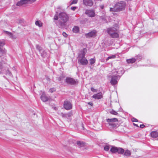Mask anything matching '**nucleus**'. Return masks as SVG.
<instances>
[{
  "mask_svg": "<svg viewBox=\"0 0 158 158\" xmlns=\"http://www.w3.org/2000/svg\"><path fill=\"white\" fill-rule=\"evenodd\" d=\"M136 61V59L135 58H132L130 59H127L126 61L128 64H132L135 63Z\"/></svg>",
  "mask_w": 158,
  "mask_h": 158,
  "instance_id": "f3484780",
  "label": "nucleus"
},
{
  "mask_svg": "<svg viewBox=\"0 0 158 158\" xmlns=\"http://www.w3.org/2000/svg\"><path fill=\"white\" fill-rule=\"evenodd\" d=\"M64 106L65 109L69 110L72 108V105L70 102L66 101L64 102Z\"/></svg>",
  "mask_w": 158,
  "mask_h": 158,
  "instance_id": "0eeeda50",
  "label": "nucleus"
},
{
  "mask_svg": "<svg viewBox=\"0 0 158 158\" xmlns=\"http://www.w3.org/2000/svg\"><path fill=\"white\" fill-rule=\"evenodd\" d=\"M110 113L111 114H112L114 115H116L118 114V113L117 111H115V110H110Z\"/></svg>",
  "mask_w": 158,
  "mask_h": 158,
  "instance_id": "bb28decb",
  "label": "nucleus"
},
{
  "mask_svg": "<svg viewBox=\"0 0 158 158\" xmlns=\"http://www.w3.org/2000/svg\"><path fill=\"white\" fill-rule=\"evenodd\" d=\"M139 127L141 128H143L145 127V126L144 124H140L139 125Z\"/></svg>",
  "mask_w": 158,
  "mask_h": 158,
  "instance_id": "ea45409f",
  "label": "nucleus"
},
{
  "mask_svg": "<svg viewBox=\"0 0 158 158\" xmlns=\"http://www.w3.org/2000/svg\"><path fill=\"white\" fill-rule=\"evenodd\" d=\"M5 49L4 48H0V56L1 57L3 54H5Z\"/></svg>",
  "mask_w": 158,
  "mask_h": 158,
  "instance_id": "4be33fe9",
  "label": "nucleus"
},
{
  "mask_svg": "<svg viewBox=\"0 0 158 158\" xmlns=\"http://www.w3.org/2000/svg\"><path fill=\"white\" fill-rule=\"evenodd\" d=\"M88 104L89 105H90L91 106H92L93 105V104L92 102H88Z\"/></svg>",
  "mask_w": 158,
  "mask_h": 158,
  "instance_id": "37998d69",
  "label": "nucleus"
},
{
  "mask_svg": "<svg viewBox=\"0 0 158 158\" xmlns=\"http://www.w3.org/2000/svg\"><path fill=\"white\" fill-rule=\"evenodd\" d=\"M126 6L125 2L121 1L117 3L113 8H111L110 10L111 11H119L125 9Z\"/></svg>",
  "mask_w": 158,
  "mask_h": 158,
  "instance_id": "f257e3e1",
  "label": "nucleus"
},
{
  "mask_svg": "<svg viewBox=\"0 0 158 158\" xmlns=\"http://www.w3.org/2000/svg\"><path fill=\"white\" fill-rule=\"evenodd\" d=\"M39 47V46H38V45H37V47H36L37 48H38V47Z\"/></svg>",
  "mask_w": 158,
  "mask_h": 158,
  "instance_id": "a18cd8bd",
  "label": "nucleus"
},
{
  "mask_svg": "<svg viewBox=\"0 0 158 158\" xmlns=\"http://www.w3.org/2000/svg\"><path fill=\"white\" fill-rule=\"evenodd\" d=\"M131 153L130 151L128 150H126L124 152V155L126 156H130L131 155Z\"/></svg>",
  "mask_w": 158,
  "mask_h": 158,
  "instance_id": "b1692460",
  "label": "nucleus"
},
{
  "mask_svg": "<svg viewBox=\"0 0 158 158\" xmlns=\"http://www.w3.org/2000/svg\"><path fill=\"white\" fill-rule=\"evenodd\" d=\"M96 31H94L85 34V35L87 38H90L93 36H96Z\"/></svg>",
  "mask_w": 158,
  "mask_h": 158,
  "instance_id": "1a4fd4ad",
  "label": "nucleus"
},
{
  "mask_svg": "<svg viewBox=\"0 0 158 158\" xmlns=\"http://www.w3.org/2000/svg\"><path fill=\"white\" fill-rule=\"evenodd\" d=\"M34 1H20L16 4L17 6H27L33 2Z\"/></svg>",
  "mask_w": 158,
  "mask_h": 158,
  "instance_id": "7ed1b4c3",
  "label": "nucleus"
},
{
  "mask_svg": "<svg viewBox=\"0 0 158 158\" xmlns=\"http://www.w3.org/2000/svg\"><path fill=\"white\" fill-rule=\"evenodd\" d=\"M90 64L91 65L94 64L96 61V60L95 58H91L89 60Z\"/></svg>",
  "mask_w": 158,
  "mask_h": 158,
  "instance_id": "a878e982",
  "label": "nucleus"
},
{
  "mask_svg": "<svg viewBox=\"0 0 158 158\" xmlns=\"http://www.w3.org/2000/svg\"><path fill=\"white\" fill-rule=\"evenodd\" d=\"M56 90V89L54 88H52L50 89L49 91L51 93H52L54 91H55Z\"/></svg>",
  "mask_w": 158,
  "mask_h": 158,
  "instance_id": "c9c22d12",
  "label": "nucleus"
},
{
  "mask_svg": "<svg viewBox=\"0 0 158 158\" xmlns=\"http://www.w3.org/2000/svg\"><path fill=\"white\" fill-rule=\"evenodd\" d=\"M77 8V7H71V9L73 10H75Z\"/></svg>",
  "mask_w": 158,
  "mask_h": 158,
  "instance_id": "a19ab883",
  "label": "nucleus"
},
{
  "mask_svg": "<svg viewBox=\"0 0 158 158\" xmlns=\"http://www.w3.org/2000/svg\"><path fill=\"white\" fill-rule=\"evenodd\" d=\"M59 18L60 19V22L59 24L61 26L65 25L68 20L69 17L68 15L65 13H61L59 14Z\"/></svg>",
  "mask_w": 158,
  "mask_h": 158,
  "instance_id": "f03ea898",
  "label": "nucleus"
},
{
  "mask_svg": "<svg viewBox=\"0 0 158 158\" xmlns=\"http://www.w3.org/2000/svg\"><path fill=\"white\" fill-rule=\"evenodd\" d=\"M6 34H7V35H8L9 36H10V37H11V38H14L12 34L11 33L9 32H8L7 31H6Z\"/></svg>",
  "mask_w": 158,
  "mask_h": 158,
  "instance_id": "c85d7f7f",
  "label": "nucleus"
},
{
  "mask_svg": "<svg viewBox=\"0 0 158 158\" xmlns=\"http://www.w3.org/2000/svg\"><path fill=\"white\" fill-rule=\"evenodd\" d=\"M35 24L36 26H38L39 27H41L42 26L43 23L40 21H37L35 22Z\"/></svg>",
  "mask_w": 158,
  "mask_h": 158,
  "instance_id": "5701e85b",
  "label": "nucleus"
},
{
  "mask_svg": "<svg viewBox=\"0 0 158 158\" xmlns=\"http://www.w3.org/2000/svg\"><path fill=\"white\" fill-rule=\"evenodd\" d=\"M115 57H116V56L114 55H113L111 56H110L108 57L106 59V60L107 61L109 59H114Z\"/></svg>",
  "mask_w": 158,
  "mask_h": 158,
  "instance_id": "cd10ccee",
  "label": "nucleus"
},
{
  "mask_svg": "<svg viewBox=\"0 0 158 158\" xmlns=\"http://www.w3.org/2000/svg\"><path fill=\"white\" fill-rule=\"evenodd\" d=\"M106 121L109 123L110 125L111 126L113 127H116V125L115 124L112 123L117 122L118 121V120L117 118H114L110 119H106Z\"/></svg>",
  "mask_w": 158,
  "mask_h": 158,
  "instance_id": "39448f33",
  "label": "nucleus"
},
{
  "mask_svg": "<svg viewBox=\"0 0 158 158\" xmlns=\"http://www.w3.org/2000/svg\"><path fill=\"white\" fill-rule=\"evenodd\" d=\"M117 152L119 154H123L124 152V150L121 148H117Z\"/></svg>",
  "mask_w": 158,
  "mask_h": 158,
  "instance_id": "6ab92c4d",
  "label": "nucleus"
},
{
  "mask_svg": "<svg viewBox=\"0 0 158 158\" xmlns=\"http://www.w3.org/2000/svg\"><path fill=\"white\" fill-rule=\"evenodd\" d=\"M133 125H134V126H136V127H139L138 124H136V123H133Z\"/></svg>",
  "mask_w": 158,
  "mask_h": 158,
  "instance_id": "79ce46f5",
  "label": "nucleus"
},
{
  "mask_svg": "<svg viewBox=\"0 0 158 158\" xmlns=\"http://www.w3.org/2000/svg\"><path fill=\"white\" fill-rule=\"evenodd\" d=\"M77 144L80 147H83L85 146V143L82 142L78 141L77 142Z\"/></svg>",
  "mask_w": 158,
  "mask_h": 158,
  "instance_id": "aec40b11",
  "label": "nucleus"
},
{
  "mask_svg": "<svg viewBox=\"0 0 158 158\" xmlns=\"http://www.w3.org/2000/svg\"><path fill=\"white\" fill-rule=\"evenodd\" d=\"M110 148L108 146L106 145L104 147V150L105 151H108Z\"/></svg>",
  "mask_w": 158,
  "mask_h": 158,
  "instance_id": "c756f323",
  "label": "nucleus"
},
{
  "mask_svg": "<svg viewBox=\"0 0 158 158\" xmlns=\"http://www.w3.org/2000/svg\"><path fill=\"white\" fill-rule=\"evenodd\" d=\"M87 52V49L85 48H84L83 49V50L81 51V55H82V57H84L85 56V53Z\"/></svg>",
  "mask_w": 158,
  "mask_h": 158,
  "instance_id": "393cba45",
  "label": "nucleus"
},
{
  "mask_svg": "<svg viewBox=\"0 0 158 158\" xmlns=\"http://www.w3.org/2000/svg\"><path fill=\"white\" fill-rule=\"evenodd\" d=\"M5 44L4 42H0V47H3Z\"/></svg>",
  "mask_w": 158,
  "mask_h": 158,
  "instance_id": "f704fd0d",
  "label": "nucleus"
},
{
  "mask_svg": "<svg viewBox=\"0 0 158 158\" xmlns=\"http://www.w3.org/2000/svg\"><path fill=\"white\" fill-rule=\"evenodd\" d=\"M92 97L95 99H99L102 98L103 96L102 93L99 92L94 94Z\"/></svg>",
  "mask_w": 158,
  "mask_h": 158,
  "instance_id": "f8f14e48",
  "label": "nucleus"
},
{
  "mask_svg": "<svg viewBox=\"0 0 158 158\" xmlns=\"http://www.w3.org/2000/svg\"><path fill=\"white\" fill-rule=\"evenodd\" d=\"M84 3L86 6H91L93 4L92 1H84Z\"/></svg>",
  "mask_w": 158,
  "mask_h": 158,
  "instance_id": "4468645a",
  "label": "nucleus"
},
{
  "mask_svg": "<svg viewBox=\"0 0 158 158\" xmlns=\"http://www.w3.org/2000/svg\"><path fill=\"white\" fill-rule=\"evenodd\" d=\"M120 77L118 75H112L111 77V80L110 81V84L112 85H115L118 83V80Z\"/></svg>",
  "mask_w": 158,
  "mask_h": 158,
  "instance_id": "20e7f679",
  "label": "nucleus"
},
{
  "mask_svg": "<svg viewBox=\"0 0 158 158\" xmlns=\"http://www.w3.org/2000/svg\"><path fill=\"white\" fill-rule=\"evenodd\" d=\"M54 19L55 20H57L58 19V17L57 15H55L54 17Z\"/></svg>",
  "mask_w": 158,
  "mask_h": 158,
  "instance_id": "4c0bfd02",
  "label": "nucleus"
},
{
  "mask_svg": "<svg viewBox=\"0 0 158 158\" xmlns=\"http://www.w3.org/2000/svg\"><path fill=\"white\" fill-rule=\"evenodd\" d=\"M62 35L65 37H67L68 36V35L66 33V32H63Z\"/></svg>",
  "mask_w": 158,
  "mask_h": 158,
  "instance_id": "e433bc0d",
  "label": "nucleus"
},
{
  "mask_svg": "<svg viewBox=\"0 0 158 158\" xmlns=\"http://www.w3.org/2000/svg\"><path fill=\"white\" fill-rule=\"evenodd\" d=\"M109 32H110V35L111 37L115 38L119 37V34L117 32H115L113 33H111L110 31Z\"/></svg>",
  "mask_w": 158,
  "mask_h": 158,
  "instance_id": "ddd939ff",
  "label": "nucleus"
},
{
  "mask_svg": "<svg viewBox=\"0 0 158 158\" xmlns=\"http://www.w3.org/2000/svg\"><path fill=\"white\" fill-rule=\"evenodd\" d=\"M68 117H70L73 115L72 113L71 112H69L66 114Z\"/></svg>",
  "mask_w": 158,
  "mask_h": 158,
  "instance_id": "473e14b6",
  "label": "nucleus"
},
{
  "mask_svg": "<svg viewBox=\"0 0 158 158\" xmlns=\"http://www.w3.org/2000/svg\"><path fill=\"white\" fill-rule=\"evenodd\" d=\"M65 81L66 83L70 85H75L78 83L77 80H75L73 79L70 77H67L65 80Z\"/></svg>",
  "mask_w": 158,
  "mask_h": 158,
  "instance_id": "423d86ee",
  "label": "nucleus"
},
{
  "mask_svg": "<svg viewBox=\"0 0 158 158\" xmlns=\"http://www.w3.org/2000/svg\"><path fill=\"white\" fill-rule=\"evenodd\" d=\"M80 63L83 65H86L88 63V61L85 56L82 57L80 60Z\"/></svg>",
  "mask_w": 158,
  "mask_h": 158,
  "instance_id": "9d476101",
  "label": "nucleus"
},
{
  "mask_svg": "<svg viewBox=\"0 0 158 158\" xmlns=\"http://www.w3.org/2000/svg\"><path fill=\"white\" fill-rule=\"evenodd\" d=\"M100 7H101V9H103L104 8V6L103 5H101L100 6Z\"/></svg>",
  "mask_w": 158,
  "mask_h": 158,
  "instance_id": "c03bdc74",
  "label": "nucleus"
},
{
  "mask_svg": "<svg viewBox=\"0 0 158 158\" xmlns=\"http://www.w3.org/2000/svg\"><path fill=\"white\" fill-rule=\"evenodd\" d=\"M112 74H114L115 75H117L118 73V72L116 70V69H114L112 70Z\"/></svg>",
  "mask_w": 158,
  "mask_h": 158,
  "instance_id": "7c9ffc66",
  "label": "nucleus"
},
{
  "mask_svg": "<svg viewBox=\"0 0 158 158\" xmlns=\"http://www.w3.org/2000/svg\"><path fill=\"white\" fill-rule=\"evenodd\" d=\"M77 3V1H73V2H71V5L73 4H76Z\"/></svg>",
  "mask_w": 158,
  "mask_h": 158,
  "instance_id": "58836bf2",
  "label": "nucleus"
},
{
  "mask_svg": "<svg viewBox=\"0 0 158 158\" xmlns=\"http://www.w3.org/2000/svg\"><path fill=\"white\" fill-rule=\"evenodd\" d=\"M73 31L74 32L77 33L79 31V27L78 26H75L73 28Z\"/></svg>",
  "mask_w": 158,
  "mask_h": 158,
  "instance_id": "a211bd4d",
  "label": "nucleus"
},
{
  "mask_svg": "<svg viewBox=\"0 0 158 158\" xmlns=\"http://www.w3.org/2000/svg\"><path fill=\"white\" fill-rule=\"evenodd\" d=\"M41 100L43 102H46L48 100V98L44 94H43L41 97Z\"/></svg>",
  "mask_w": 158,
  "mask_h": 158,
  "instance_id": "dca6fc26",
  "label": "nucleus"
},
{
  "mask_svg": "<svg viewBox=\"0 0 158 158\" xmlns=\"http://www.w3.org/2000/svg\"><path fill=\"white\" fill-rule=\"evenodd\" d=\"M85 13L90 17H94L95 16V13L93 10H86Z\"/></svg>",
  "mask_w": 158,
  "mask_h": 158,
  "instance_id": "9b49d317",
  "label": "nucleus"
},
{
  "mask_svg": "<svg viewBox=\"0 0 158 158\" xmlns=\"http://www.w3.org/2000/svg\"><path fill=\"white\" fill-rule=\"evenodd\" d=\"M117 148H118L116 147H112L111 148L110 151L111 152L113 153L117 152Z\"/></svg>",
  "mask_w": 158,
  "mask_h": 158,
  "instance_id": "412c9836",
  "label": "nucleus"
},
{
  "mask_svg": "<svg viewBox=\"0 0 158 158\" xmlns=\"http://www.w3.org/2000/svg\"><path fill=\"white\" fill-rule=\"evenodd\" d=\"M118 29V26H116V27H111L108 28L107 30V33L110 35V32L109 31H110L111 33H113L115 32H117Z\"/></svg>",
  "mask_w": 158,
  "mask_h": 158,
  "instance_id": "6e6552de",
  "label": "nucleus"
},
{
  "mask_svg": "<svg viewBox=\"0 0 158 158\" xmlns=\"http://www.w3.org/2000/svg\"><path fill=\"white\" fill-rule=\"evenodd\" d=\"M91 90L93 92H97V90L96 89H94L93 87H92L91 88Z\"/></svg>",
  "mask_w": 158,
  "mask_h": 158,
  "instance_id": "2f4dec72",
  "label": "nucleus"
},
{
  "mask_svg": "<svg viewBox=\"0 0 158 158\" xmlns=\"http://www.w3.org/2000/svg\"><path fill=\"white\" fill-rule=\"evenodd\" d=\"M131 121L133 122H138V120L137 119L135 118H132L131 119Z\"/></svg>",
  "mask_w": 158,
  "mask_h": 158,
  "instance_id": "72a5a7b5",
  "label": "nucleus"
},
{
  "mask_svg": "<svg viewBox=\"0 0 158 158\" xmlns=\"http://www.w3.org/2000/svg\"><path fill=\"white\" fill-rule=\"evenodd\" d=\"M151 136L153 138H156L158 136V133L157 131H152L150 133Z\"/></svg>",
  "mask_w": 158,
  "mask_h": 158,
  "instance_id": "2eb2a0df",
  "label": "nucleus"
}]
</instances>
